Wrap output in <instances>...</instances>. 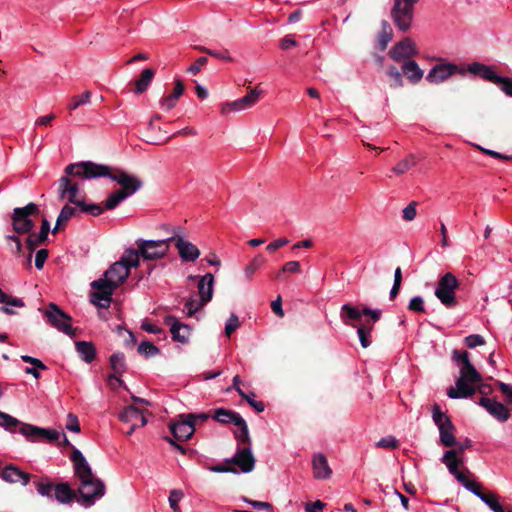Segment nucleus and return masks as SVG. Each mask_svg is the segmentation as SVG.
Wrapping results in <instances>:
<instances>
[{
    "label": "nucleus",
    "instance_id": "nucleus-1",
    "mask_svg": "<svg viewBox=\"0 0 512 512\" xmlns=\"http://www.w3.org/2000/svg\"><path fill=\"white\" fill-rule=\"evenodd\" d=\"M64 171L72 175V177H79L84 180L107 177L117 182L122 187L120 190L127 193L128 197L135 194L143 186V182L137 176L129 174L125 170L95 163L93 161H81L69 164Z\"/></svg>",
    "mask_w": 512,
    "mask_h": 512
},
{
    "label": "nucleus",
    "instance_id": "nucleus-2",
    "mask_svg": "<svg viewBox=\"0 0 512 512\" xmlns=\"http://www.w3.org/2000/svg\"><path fill=\"white\" fill-rule=\"evenodd\" d=\"M71 460L74 465L75 475L80 481V485L78 487V492L80 494L79 502L85 507H90L94 505L96 500L105 495V485L102 480L93 474L90 465L81 451L74 449L71 455Z\"/></svg>",
    "mask_w": 512,
    "mask_h": 512
},
{
    "label": "nucleus",
    "instance_id": "nucleus-3",
    "mask_svg": "<svg viewBox=\"0 0 512 512\" xmlns=\"http://www.w3.org/2000/svg\"><path fill=\"white\" fill-rule=\"evenodd\" d=\"M452 360L459 366L460 376L456 380L455 387L447 390V395L451 399L468 398L475 393V384L482 380L480 373L472 365L467 351H452Z\"/></svg>",
    "mask_w": 512,
    "mask_h": 512
},
{
    "label": "nucleus",
    "instance_id": "nucleus-4",
    "mask_svg": "<svg viewBox=\"0 0 512 512\" xmlns=\"http://www.w3.org/2000/svg\"><path fill=\"white\" fill-rule=\"evenodd\" d=\"M475 76H479L485 81L495 84L506 96L512 97V76H499L492 66L479 62H473L464 69Z\"/></svg>",
    "mask_w": 512,
    "mask_h": 512
},
{
    "label": "nucleus",
    "instance_id": "nucleus-5",
    "mask_svg": "<svg viewBox=\"0 0 512 512\" xmlns=\"http://www.w3.org/2000/svg\"><path fill=\"white\" fill-rule=\"evenodd\" d=\"M171 237L159 240L139 238L135 244L140 250V255L145 261H156L168 255Z\"/></svg>",
    "mask_w": 512,
    "mask_h": 512
},
{
    "label": "nucleus",
    "instance_id": "nucleus-6",
    "mask_svg": "<svg viewBox=\"0 0 512 512\" xmlns=\"http://www.w3.org/2000/svg\"><path fill=\"white\" fill-rule=\"evenodd\" d=\"M458 287L459 281L456 276L451 272H446L439 278L434 295L442 305L451 308L457 304L456 290Z\"/></svg>",
    "mask_w": 512,
    "mask_h": 512
},
{
    "label": "nucleus",
    "instance_id": "nucleus-7",
    "mask_svg": "<svg viewBox=\"0 0 512 512\" xmlns=\"http://www.w3.org/2000/svg\"><path fill=\"white\" fill-rule=\"evenodd\" d=\"M432 419L439 430L440 443L445 447H453L457 445L455 438V426L449 416L441 411L438 404L432 407Z\"/></svg>",
    "mask_w": 512,
    "mask_h": 512
},
{
    "label": "nucleus",
    "instance_id": "nucleus-8",
    "mask_svg": "<svg viewBox=\"0 0 512 512\" xmlns=\"http://www.w3.org/2000/svg\"><path fill=\"white\" fill-rule=\"evenodd\" d=\"M0 426L10 433H20L27 441H38L39 427L21 422L17 418L2 411H0Z\"/></svg>",
    "mask_w": 512,
    "mask_h": 512
},
{
    "label": "nucleus",
    "instance_id": "nucleus-9",
    "mask_svg": "<svg viewBox=\"0 0 512 512\" xmlns=\"http://www.w3.org/2000/svg\"><path fill=\"white\" fill-rule=\"evenodd\" d=\"M39 213V208L35 203H29L24 207H18L13 210L12 225L16 233H29L34 227V221L31 216Z\"/></svg>",
    "mask_w": 512,
    "mask_h": 512
},
{
    "label": "nucleus",
    "instance_id": "nucleus-10",
    "mask_svg": "<svg viewBox=\"0 0 512 512\" xmlns=\"http://www.w3.org/2000/svg\"><path fill=\"white\" fill-rule=\"evenodd\" d=\"M418 0H395L392 17L395 25L402 31L410 28L413 20L414 4Z\"/></svg>",
    "mask_w": 512,
    "mask_h": 512
},
{
    "label": "nucleus",
    "instance_id": "nucleus-11",
    "mask_svg": "<svg viewBox=\"0 0 512 512\" xmlns=\"http://www.w3.org/2000/svg\"><path fill=\"white\" fill-rule=\"evenodd\" d=\"M48 323L69 336H74V330L71 325V317L62 311L55 303H50L44 311Z\"/></svg>",
    "mask_w": 512,
    "mask_h": 512
},
{
    "label": "nucleus",
    "instance_id": "nucleus-12",
    "mask_svg": "<svg viewBox=\"0 0 512 512\" xmlns=\"http://www.w3.org/2000/svg\"><path fill=\"white\" fill-rule=\"evenodd\" d=\"M262 90L257 87L250 89V91L237 100L223 103L221 106V114L227 115L231 112H241L252 108L260 99Z\"/></svg>",
    "mask_w": 512,
    "mask_h": 512
},
{
    "label": "nucleus",
    "instance_id": "nucleus-13",
    "mask_svg": "<svg viewBox=\"0 0 512 512\" xmlns=\"http://www.w3.org/2000/svg\"><path fill=\"white\" fill-rule=\"evenodd\" d=\"M91 287L94 289L91 293V302L99 308H108L115 288L101 279L93 281Z\"/></svg>",
    "mask_w": 512,
    "mask_h": 512
},
{
    "label": "nucleus",
    "instance_id": "nucleus-14",
    "mask_svg": "<svg viewBox=\"0 0 512 512\" xmlns=\"http://www.w3.org/2000/svg\"><path fill=\"white\" fill-rule=\"evenodd\" d=\"M457 72L464 75L465 70L458 69V67L453 63L437 64L430 69L426 75V80L431 84H440Z\"/></svg>",
    "mask_w": 512,
    "mask_h": 512
},
{
    "label": "nucleus",
    "instance_id": "nucleus-15",
    "mask_svg": "<svg viewBox=\"0 0 512 512\" xmlns=\"http://www.w3.org/2000/svg\"><path fill=\"white\" fill-rule=\"evenodd\" d=\"M144 412V410L134 406H127L120 412L119 419L129 425V429L126 432L127 435H131L137 428L146 425L147 420Z\"/></svg>",
    "mask_w": 512,
    "mask_h": 512
},
{
    "label": "nucleus",
    "instance_id": "nucleus-16",
    "mask_svg": "<svg viewBox=\"0 0 512 512\" xmlns=\"http://www.w3.org/2000/svg\"><path fill=\"white\" fill-rule=\"evenodd\" d=\"M171 242L178 251L179 257L184 262H195L200 256V250L192 242L186 240L183 236L173 234L171 236Z\"/></svg>",
    "mask_w": 512,
    "mask_h": 512
},
{
    "label": "nucleus",
    "instance_id": "nucleus-17",
    "mask_svg": "<svg viewBox=\"0 0 512 512\" xmlns=\"http://www.w3.org/2000/svg\"><path fill=\"white\" fill-rule=\"evenodd\" d=\"M418 54L416 45L411 38H405L393 46L389 52V56L396 62L409 61Z\"/></svg>",
    "mask_w": 512,
    "mask_h": 512
},
{
    "label": "nucleus",
    "instance_id": "nucleus-18",
    "mask_svg": "<svg viewBox=\"0 0 512 512\" xmlns=\"http://www.w3.org/2000/svg\"><path fill=\"white\" fill-rule=\"evenodd\" d=\"M65 176H62L58 182V193L60 200H68L69 203L77 206L82 200L78 198L79 187L76 183H72L69 174L65 172Z\"/></svg>",
    "mask_w": 512,
    "mask_h": 512
},
{
    "label": "nucleus",
    "instance_id": "nucleus-19",
    "mask_svg": "<svg viewBox=\"0 0 512 512\" xmlns=\"http://www.w3.org/2000/svg\"><path fill=\"white\" fill-rule=\"evenodd\" d=\"M170 431L173 437L179 441H185L190 439L195 431L193 422L187 415H181L179 420L170 424Z\"/></svg>",
    "mask_w": 512,
    "mask_h": 512
},
{
    "label": "nucleus",
    "instance_id": "nucleus-20",
    "mask_svg": "<svg viewBox=\"0 0 512 512\" xmlns=\"http://www.w3.org/2000/svg\"><path fill=\"white\" fill-rule=\"evenodd\" d=\"M129 276V271L126 266L121 264L119 261L113 263L109 269L104 273V278H100L102 281L112 285L113 288H117L121 285Z\"/></svg>",
    "mask_w": 512,
    "mask_h": 512
},
{
    "label": "nucleus",
    "instance_id": "nucleus-21",
    "mask_svg": "<svg viewBox=\"0 0 512 512\" xmlns=\"http://www.w3.org/2000/svg\"><path fill=\"white\" fill-rule=\"evenodd\" d=\"M230 462L237 465L243 473H249L255 467V458L249 446L239 448Z\"/></svg>",
    "mask_w": 512,
    "mask_h": 512
},
{
    "label": "nucleus",
    "instance_id": "nucleus-22",
    "mask_svg": "<svg viewBox=\"0 0 512 512\" xmlns=\"http://www.w3.org/2000/svg\"><path fill=\"white\" fill-rule=\"evenodd\" d=\"M479 405L484 407L489 414L501 422L507 421L510 417L509 410L504 404L495 399L482 397L479 400Z\"/></svg>",
    "mask_w": 512,
    "mask_h": 512
},
{
    "label": "nucleus",
    "instance_id": "nucleus-23",
    "mask_svg": "<svg viewBox=\"0 0 512 512\" xmlns=\"http://www.w3.org/2000/svg\"><path fill=\"white\" fill-rule=\"evenodd\" d=\"M165 323L170 326L172 339L180 343H186L190 336V327L180 323L176 317L169 315L165 318Z\"/></svg>",
    "mask_w": 512,
    "mask_h": 512
},
{
    "label": "nucleus",
    "instance_id": "nucleus-24",
    "mask_svg": "<svg viewBox=\"0 0 512 512\" xmlns=\"http://www.w3.org/2000/svg\"><path fill=\"white\" fill-rule=\"evenodd\" d=\"M441 462L445 464L450 474H452L458 482L463 481L465 475L458 469L462 460L458 457L456 449L447 450L442 456Z\"/></svg>",
    "mask_w": 512,
    "mask_h": 512
},
{
    "label": "nucleus",
    "instance_id": "nucleus-25",
    "mask_svg": "<svg viewBox=\"0 0 512 512\" xmlns=\"http://www.w3.org/2000/svg\"><path fill=\"white\" fill-rule=\"evenodd\" d=\"M312 469L314 478L318 480L329 479L332 475V469L328 464L327 458L322 453L313 456Z\"/></svg>",
    "mask_w": 512,
    "mask_h": 512
},
{
    "label": "nucleus",
    "instance_id": "nucleus-26",
    "mask_svg": "<svg viewBox=\"0 0 512 512\" xmlns=\"http://www.w3.org/2000/svg\"><path fill=\"white\" fill-rule=\"evenodd\" d=\"M1 478L8 483L20 482L23 486H26L30 481V475L24 471H21L14 465H7L1 472Z\"/></svg>",
    "mask_w": 512,
    "mask_h": 512
},
{
    "label": "nucleus",
    "instance_id": "nucleus-27",
    "mask_svg": "<svg viewBox=\"0 0 512 512\" xmlns=\"http://www.w3.org/2000/svg\"><path fill=\"white\" fill-rule=\"evenodd\" d=\"M214 289V276L211 273H207L199 278L198 281V293L202 299V304H207L213 297Z\"/></svg>",
    "mask_w": 512,
    "mask_h": 512
},
{
    "label": "nucleus",
    "instance_id": "nucleus-28",
    "mask_svg": "<svg viewBox=\"0 0 512 512\" xmlns=\"http://www.w3.org/2000/svg\"><path fill=\"white\" fill-rule=\"evenodd\" d=\"M50 231V223L47 219L42 220L41 228L38 234H30L27 238V246L30 250V255L28 257V261H31V253L35 250V248L46 241L48 237V233Z\"/></svg>",
    "mask_w": 512,
    "mask_h": 512
},
{
    "label": "nucleus",
    "instance_id": "nucleus-29",
    "mask_svg": "<svg viewBox=\"0 0 512 512\" xmlns=\"http://www.w3.org/2000/svg\"><path fill=\"white\" fill-rule=\"evenodd\" d=\"M213 418L222 424H243V417L239 413L224 408L216 409Z\"/></svg>",
    "mask_w": 512,
    "mask_h": 512
},
{
    "label": "nucleus",
    "instance_id": "nucleus-30",
    "mask_svg": "<svg viewBox=\"0 0 512 512\" xmlns=\"http://www.w3.org/2000/svg\"><path fill=\"white\" fill-rule=\"evenodd\" d=\"M402 71L408 80L413 84L418 83L423 78L424 74L423 70L414 60L404 62L402 65Z\"/></svg>",
    "mask_w": 512,
    "mask_h": 512
},
{
    "label": "nucleus",
    "instance_id": "nucleus-31",
    "mask_svg": "<svg viewBox=\"0 0 512 512\" xmlns=\"http://www.w3.org/2000/svg\"><path fill=\"white\" fill-rule=\"evenodd\" d=\"M139 248H127L120 260H118L121 264L126 266L127 270L130 272L131 268H137L140 265V259L142 258L140 255Z\"/></svg>",
    "mask_w": 512,
    "mask_h": 512
},
{
    "label": "nucleus",
    "instance_id": "nucleus-32",
    "mask_svg": "<svg viewBox=\"0 0 512 512\" xmlns=\"http://www.w3.org/2000/svg\"><path fill=\"white\" fill-rule=\"evenodd\" d=\"M79 357L86 363H91L96 357V349L91 342L77 341L75 343Z\"/></svg>",
    "mask_w": 512,
    "mask_h": 512
},
{
    "label": "nucleus",
    "instance_id": "nucleus-33",
    "mask_svg": "<svg viewBox=\"0 0 512 512\" xmlns=\"http://www.w3.org/2000/svg\"><path fill=\"white\" fill-rule=\"evenodd\" d=\"M363 315V310H359L350 304H344L341 307L340 317L346 325L355 327V325L351 324L350 321H358Z\"/></svg>",
    "mask_w": 512,
    "mask_h": 512
},
{
    "label": "nucleus",
    "instance_id": "nucleus-34",
    "mask_svg": "<svg viewBox=\"0 0 512 512\" xmlns=\"http://www.w3.org/2000/svg\"><path fill=\"white\" fill-rule=\"evenodd\" d=\"M154 75H155V71L152 68L144 69L141 72L139 79L136 80V82H135V93L141 94L144 91H146L148 89L149 85L151 84V82L154 78Z\"/></svg>",
    "mask_w": 512,
    "mask_h": 512
},
{
    "label": "nucleus",
    "instance_id": "nucleus-35",
    "mask_svg": "<svg viewBox=\"0 0 512 512\" xmlns=\"http://www.w3.org/2000/svg\"><path fill=\"white\" fill-rule=\"evenodd\" d=\"M0 303L6 304V306L0 307V311H2L5 314L11 315L14 312L9 308V306L14 307H24V302L20 298L13 297L11 295L6 294L1 288H0Z\"/></svg>",
    "mask_w": 512,
    "mask_h": 512
},
{
    "label": "nucleus",
    "instance_id": "nucleus-36",
    "mask_svg": "<svg viewBox=\"0 0 512 512\" xmlns=\"http://www.w3.org/2000/svg\"><path fill=\"white\" fill-rule=\"evenodd\" d=\"M55 499L62 503H69L74 497V491L67 483L57 484L54 488Z\"/></svg>",
    "mask_w": 512,
    "mask_h": 512
},
{
    "label": "nucleus",
    "instance_id": "nucleus-37",
    "mask_svg": "<svg viewBox=\"0 0 512 512\" xmlns=\"http://www.w3.org/2000/svg\"><path fill=\"white\" fill-rule=\"evenodd\" d=\"M77 214V208L72 207L70 205H65L56 220L55 227L53 228V233H56L61 227L67 224V222Z\"/></svg>",
    "mask_w": 512,
    "mask_h": 512
},
{
    "label": "nucleus",
    "instance_id": "nucleus-38",
    "mask_svg": "<svg viewBox=\"0 0 512 512\" xmlns=\"http://www.w3.org/2000/svg\"><path fill=\"white\" fill-rule=\"evenodd\" d=\"M419 159L414 154H409L400 160L393 168L392 171L397 175H402L408 172L412 167L418 163Z\"/></svg>",
    "mask_w": 512,
    "mask_h": 512
},
{
    "label": "nucleus",
    "instance_id": "nucleus-39",
    "mask_svg": "<svg viewBox=\"0 0 512 512\" xmlns=\"http://www.w3.org/2000/svg\"><path fill=\"white\" fill-rule=\"evenodd\" d=\"M266 263L262 254H257L244 268V275L248 281H251L255 272Z\"/></svg>",
    "mask_w": 512,
    "mask_h": 512
},
{
    "label": "nucleus",
    "instance_id": "nucleus-40",
    "mask_svg": "<svg viewBox=\"0 0 512 512\" xmlns=\"http://www.w3.org/2000/svg\"><path fill=\"white\" fill-rule=\"evenodd\" d=\"M127 198V193H124V191L121 190H116L108 195L105 201V208L108 210H112Z\"/></svg>",
    "mask_w": 512,
    "mask_h": 512
},
{
    "label": "nucleus",
    "instance_id": "nucleus-41",
    "mask_svg": "<svg viewBox=\"0 0 512 512\" xmlns=\"http://www.w3.org/2000/svg\"><path fill=\"white\" fill-rule=\"evenodd\" d=\"M372 329H373V324H368V323L360 325L357 328V334L359 337V341L363 348H367L371 344L370 337H371Z\"/></svg>",
    "mask_w": 512,
    "mask_h": 512
},
{
    "label": "nucleus",
    "instance_id": "nucleus-42",
    "mask_svg": "<svg viewBox=\"0 0 512 512\" xmlns=\"http://www.w3.org/2000/svg\"><path fill=\"white\" fill-rule=\"evenodd\" d=\"M480 500L485 503L493 512H504L502 505L499 503L498 496L493 492L485 493Z\"/></svg>",
    "mask_w": 512,
    "mask_h": 512
},
{
    "label": "nucleus",
    "instance_id": "nucleus-43",
    "mask_svg": "<svg viewBox=\"0 0 512 512\" xmlns=\"http://www.w3.org/2000/svg\"><path fill=\"white\" fill-rule=\"evenodd\" d=\"M110 364L113 371L121 375L125 370V357L123 353L117 352L111 355Z\"/></svg>",
    "mask_w": 512,
    "mask_h": 512
},
{
    "label": "nucleus",
    "instance_id": "nucleus-44",
    "mask_svg": "<svg viewBox=\"0 0 512 512\" xmlns=\"http://www.w3.org/2000/svg\"><path fill=\"white\" fill-rule=\"evenodd\" d=\"M392 39V30L387 21L382 22V30L378 37V42L382 50L386 49L388 43Z\"/></svg>",
    "mask_w": 512,
    "mask_h": 512
},
{
    "label": "nucleus",
    "instance_id": "nucleus-45",
    "mask_svg": "<svg viewBox=\"0 0 512 512\" xmlns=\"http://www.w3.org/2000/svg\"><path fill=\"white\" fill-rule=\"evenodd\" d=\"M91 99V92L86 90L80 96H74L71 98L70 103L68 104L69 110H76L79 106L88 104Z\"/></svg>",
    "mask_w": 512,
    "mask_h": 512
},
{
    "label": "nucleus",
    "instance_id": "nucleus-46",
    "mask_svg": "<svg viewBox=\"0 0 512 512\" xmlns=\"http://www.w3.org/2000/svg\"><path fill=\"white\" fill-rule=\"evenodd\" d=\"M243 424H236L237 427H239V430L235 432V438L239 443L248 444L250 447V436L248 431V426L246 424V421L243 419Z\"/></svg>",
    "mask_w": 512,
    "mask_h": 512
},
{
    "label": "nucleus",
    "instance_id": "nucleus-47",
    "mask_svg": "<svg viewBox=\"0 0 512 512\" xmlns=\"http://www.w3.org/2000/svg\"><path fill=\"white\" fill-rule=\"evenodd\" d=\"M138 353L145 357H152L159 353V349L150 341H142L138 346Z\"/></svg>",
    "mask_w": 512,
    "mask_h": 512
},
{
    "label": "nucleus",
    "instance_id": "nucleus-48",
    "mask_svg": "<svg viewBox=\"0 0 512 512\" xmlns=\"http://www.w3.org/2000/svg\"><path fill=\"white\" fill-rule=\"evenodd\" d=\"M81 212H85L91 214L93 216H98L103 213L104 208L99 204H86L83 200L80 203H77V206Z\"/></svg>",
    "mask_w": 512,
    "mask_h": 512
},
{
    "label": "nucleus",
    "instance_id": "nucleus-49",
    "mask_svg": "<svg viewBox=\"0 0 512 512\" xmlns=\"http://www.w3.org/2000/svg\"><path fill=\"white\" fill-rule=\"evenodd\" d=\"M184 494L179 489H173L169 494V505L174 512H180L179 502L183 499Z\"/></svg>",
    "mask_w": 512,
    "mask_h": 512
},
{
    "label": "nucleus",
    "instance_id": "nucleus-50",
    "mask_svg": "<svg viewBox=\"0 0 512 512\" xmlns=\"http://www.w3.org/2000/svg\"><path fill=\"white\" fill-rule=\"evenodd\" d=\"M60 433L55 429H46L39 427L38 441L46 440L48 442H54L59 440Z\"/></svg>",
    "mask_w": 512,
    "mask_h": 512
},
{
    "label": "nucleus",
    "instance_id": "nucleus-51",
    "mask_svg": "<svg viewBox=\"0 0 512 512\" xmlns=\"http://www.w3.org/2000/svg\"><path fill=\"white\" fill-rule=\"evenodd\" d=\"M469 492L474 494L479 499L485 493H483L480 489V484L475 481H470L466 476L463 477V481H459Z\"/></svg>",
    "mask_w": 512,
    "mask_h": 512
},
{
    "label": "nucleus",
    "instance_id": "nucleus-52",
    "mask_svg": "<svg viewBox=\"0 0 512 512\" xmlns=\"http://www.w3.org/2000/svg\"><path fill=\"white\" fill-rule=\"evenodd\" d=\"M205 304H202V299L197 300L193 297H190L185 302V309L187 312V315L189 317L193 316L200 308H202Z\"/></svg>",
    "mask_w": 512,
    "mask_h": 512
},
{
    "label": "nucleus",
    "instance_id": "nucleus-53",
    "mask_svg": "<svg viewBox=\"0 0 512 512\" xmlns=\"http://www.w3.org/2000/svg\"><path fill=\"white\" fill-rule=\"evenodd\" d=\"M36 486L40 495L52 498V491H54L55 486L50 481L42 479Z\"/></svg>",
    "mask_w": 512,
    "mask_h": 512
},
{
    "label": "nucleus",
    "instance_id": "nucleus-54",
    "mask_svg": "<svg viewBox=\"0 0 512 512\" xmlns=\"http://www.w3.org/2000/svg\"><path fill=\"white\" fill-rule=\"evenodd\" d=\"M240 327V321L236 314L232 313L225 324V335L230 337Z\"/></svg>",
    "mask_w": 512,
    "mask_h": 512
},
{
    "label": "nucleus",
    "instance_id": "nucleus-55",
    "mask_svg": "<svg viewBox=\"0 0 512 512\" xmlns=\"http://www.w3.org/2000/svg\"><path fill=\"white\" fill-rule=\"evenodd\" d=\"M386 73L393 79V83L391 84L393 88L403 86L402 74L395 66L388 67Z\"/></svg>",
    "mask_w": 512,
    "mask_h": 512
},
{
    "label": "nucleus",
    "instance_id": "nucleus-56",
    "mask_svg": "<svg viewBox=\"0 0 512 512\" xmlns=\"http://www.w3.org/2000/svg\"><path fill=\"white\" fill-rule=\"evenodd\" d=\"M301 272V264L299 261L292 260L287 263H285L281 269L279 270V274H297Z\"/></svg>",
    "mask_w": 512,
    "mask_h": 512
},
{
    "label": "nucleus",
    "instance_id": "nucleus-57",
    "mask_svg": "<svg viewBox=\"0 0 512 512\" xmlns=\"http://www.w3.org/2000/svg\"><path fill=\"white\" fill-rule=\"evenodd\" d=\"M408 309L413 312L424 313L425 305L423 298L421 296H414L411 298L408 304Z\"/></svg>",
    "mask_w": 512,
    "mask_h": 512
},
{
    "label": "nucleus",
    "instance_id": "nucleus-58",
    "mask_svg": "<svg viewBox=\"0 0 512 512\" xmlns=\"http://www.w3.org/2000/svg\"><path fill=\"white\" fill-rule=\"evenodd\" d=\"M65 428L71 432L78 433L80 432V424L78 417L73 414L69 413L66 418Z\"/></svg>",
    "mask_w": 512,
    "mask_h": 512
},
{
    "label": "nucleus",
    "instance_id": "nucleus-59",
    "mask_svg": "<svg viewBox=\"0 0 512 512\" xmlns=\"http://www.w3.org/2000/svg\"><path fill=\"white\" fill-rule=\"evenodd\" d=\"M199 49L217 59H221V60H225V61H232V57L230 56V54L227 50L216 51V50H211V49H207L204 47H200Z\"/></svg>",
    "mask_w": 512,
    "mask_h": 512
},
{
    "label": "nucleus",
    "instance_id": "nucleus-60",
    "mask_svg": "<svg viewBox=\"0 0 512 512\" xmlns=\"http://www.w3.org/2000/svg\"><path fill=\"white\" fill-rule=\"evenodd\" d=\"M464 342L466 346L470 349L475 348L477 346H482L485 344V340L481 335L472 334L465 337Z\"/></svg>",
    "mask_w": 512,
    "mask_h": 512
},
{
    "label": "nucleus",
    "instance_id": "nucleus-61",
    "mask_svg": "<svg viewBox=\"0 0 512 512\" xmlns=\"http://www.w3.org/2000/svg\"><path fill=\"white\" fill-rule=\"evenodd\" d=\"M255 393L251 392L249 394L245 393V396H241L243 399H245L250 406H252L257 412H263L265 409V405L261 401L254 400Z\"/></svg>",
    "mask_w": 512,
    "mask_h": 512
},
{
    "label": "nucleus",
    "instance_id": "nucleus-62",
    "mask_svg": "<svg viewBox=\"0 0 512 512\" xmlns=\"http://www.w3.org/2000/svg\"><path fill=\"white\" fill-rule=\"evenodd\" d=\"M177 101L178 100H176L171 94H169L160 100L159 105L162 109L169 111L176 106Z\"/></svg>",
    "mask_w": 512,
    "mask_h": 512
},
{
    "label": "nucleus",
    "instance_id": "nucleus-63",
    "mask_svg": "<svg viewBox=\"0 0 512 512\" xmlns=\"http://www.w3.org/2000/svg\"><path fill=\"white\" fill-rule=\"evenodd\" d=\"M376 445H377V447H380V448H391V449H394V448L398 447V442H397V440L394 437L388 436V437H384V438L380 439L376 443Z\"/></svg>",
    "mask_w": 512,
    "mask_h": 512
},
{
    "label": "nucleus",
    "instance_id": "nucleus-64",
    "mask_svg": "<svg viewBox=\"0 0 512 512\" xmlns=\"http://www.w3.org/2000/svg\"><path fill=\"white\" fill-rule=\"evenodd\" d=\"M498 385L508 404L512 405V385L503 382H499Z\"/></svg>",
    "mask_w": 512,
    "mask_h": 512
}]
</instances>
